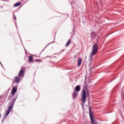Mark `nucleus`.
I'll return each mask as SVG.
<instances>
[{
	"label": "nucleus",
	"instance_id": "4",
	"mask_svg": "<svg viewBox=\"0 0 124 124\" xmlns=\"http://www.w3.org/2000/svg\"><path fill=\"white\" fill-rule=\"evenodd\" d=\"M16 99H15L14 101H12L11 103H9V107L8 108V110L7 111V113H6L5 117H7L11 112V110L13 109V106H14V104L15 103Z\"/></svg>",
	"mask_w": 124,
	"mask_h": 124
},
{
	"label": "nucleus",
	"instance_id": "15",
	"mask_svg": "<svg viewBox=\"0 0 124 124\" xmlns=\"http://www.w3.org/2000/svg\"><path fill=\"white\" fill-rule=\"evenodd\" d=\"M20 5H21V3L20 2H17L14 4V7H17V6H19Z\"/></svg>",
	"mask_w": 124,
	"mask_h": 124
},
{
	"label": "nucleus",
	"instance_id": "12",
	"mask_svg": "<svg viewBox=\"0 0 124 124\" xmlns=\"http://www.w3.org/2000/svg\"><path fill=\"white\" fill-rule=\"evenodd\" d=\"M15 81L16 82V83H19V82H20V78L16 77L15 78Z\"/></svg>",
	"mask_w": 124,
	"mask_h": 124
},
{
	"label": "nucleus",
	"instance_id": "14",
	"mask_svg": "<svg viewBox=\"0 0 124 124\" xmlns=\"http://www.w3.org/2000/svg\"><path fill=\"white\" fill-rule=\"evenodd\" d=\"M91 121L92 124H98V123L96 122V121L94 120V119H91Z\"/></svg>",
	"mask_w": 124,
	"mask_h": 124
},
{
	"label": "nucleus",
	"instance_id": "20",
	"mask_svg": "<svg viewBox=\"0 0 124 124\" xmlns=\"http://www.w3.org/2000/svg\"><path fill=\"white\" fill-rule=\"evenodd\" d=\"M62 51H64V50L62 49Z\"/></svg>",
	"mask_w": 124,
	"mask_h": 124
},
{
	"label": "nucleus",
	"instance_id": "16",
	"mask_svg": "<svg viewBox=\"0 0 124 124\" xmlns=\"http://www.w3.org/2000/svg\"><path fill=\"white\" fill-rule=\"evenodd\" d=\"M69 44H70V39H69L68 42H67V43L66 44V47H68V46H69Z\"/></svg>",
	"mask_w": 124,
	"mask_h": 124
},
{
	"label": "nucleus",
	"instance_id": "21",
	"mask_svg": "<svg viewBox=\"0 0 124 124\" xmlns=\"http://www.w3.org/2000/svg\"><path fill=\"white\" fill-rule=\"evenodd\" d=\"M0 98H1V97L0 96Z\"/></svg>",
	"mask_w": 124,
	"mask_h": 124
},
{
	"label": "nucleus",
	"instance_id": "13",
	"mask_svg": "<svg viewBox=\"0 0 124 124\" xmlns=\"http://www.w3.org/2000/svg\"><path fill=\"white\" fill-rule=\"evenodd\" d=\"M81 63H82V60L81 59H79L78 61V66H80V65H81Z\"/></svg>",
	"mask_w": 124,
	"mask_h": 124
},
{
	"label": "nucleus",
	"instance_id": "18",
	"mask_svg": "<svg viewBox=\"0 0 124 124\" xmlns=\"http://www.w3.org/2000/svg\"><path fill=\"white\" fill-rule=\"evenodd\" d=\"M0 64L2 65V64L1 63V62H0Z\"/></svg>",
	"mask_w": 124,
	"mask_h": 124
},
{
	"label": "nucleus",
	"instance_id": "11",
	"mask_svg": "<svg viewBox=\"0 0 124 124\" xmlns=\"http://www.w3.org/2000/svg\"><path fill=\"white\" fill-rule=\"evenodd\" d=\"M29 60L30 62H33V57L30 56L29 58Z\"/></svg>",
	"mask_w": 124,
	"mask_h": 124
},
{
	"label": "nucleus",
	"instance_id": "2",
	"mask_svg": "<svg viewBox=\"0 0 124 124\" xmlns=\"http://www.w3.org/2000/svg\"><path fill=\"white\" fill-rule=\"evenodd\" d=\"M97 50H98V45L97 44H95L93 46L92 55L89 56L90 59H92L93 56H94V55H96V54H97Z\"/></svg>",
	"mask_w": 124,
	"mask_h": 124
},
{
	"label": "nucleus",
	"instance_id": "17",
	"mask_svg": "<svg viewBox=\"0 0 124 124\" xmlns=\"http://www.w3.org/2000/svg\"><path fill=\"white\" fill-rule=\"evenodd\" d=\"M14 19L16 21V16L15 15H14Z\"/></svg>",
	"mask_w": 124,
	"mask_h": 124
},
{
	"label": "nucleus",
	"instance_id": "1",
	"mask_svg": "<svg viewBox=\"0 0 124 124\" xmlns=\"http://www.w3.org/2000/svg\"><path fill=\"white\" fill-rule=\"evenodd\" d=\"M84 84L85 85L84 89L82 91L81 93V100L82 102V104H85V102H86V99H87V95H89V91L87 88L89 87V84H90V81L86 82L84 81Z\"/></svg>",
	"mask_w": 124,
	"mask_h": 124
},
{
	"label": "nucleus",
	"instance_id": "19",
	"mask_svg": "<svg viewBox=\"0 0 124 124\" xmlns=\"http://www.w3.org/2000/svg\"><path fill=\"white\" fill-rule=\"evenodd\" d=\"M0 117H1V115H0Z\"/></svg>",
	"mask_w": 124,
	"mask_h": 124
},
{
	"label": "nucleus",
	"instance_id": "5",
	"mask_svg": "<svg viewBox=\"0 0 124 124\" xmlns=\"http://www.w3.org/2000/svg\"><path fill=\"white\" fill-rule=\"evenodd\" d=\"M89 114L91 120L93 119V114L92 112V108L89 106Z\"/></svg>",
	"mask_w": 124,
	"mask_h": 124
},
{
	"label": "nucleus",
	"instance_id": "9",
	"mask_svg": "<svg viewBox=\"0 0 124 124\" xmlns=\"http://www.w3.org/2000/svg\"><path fill=\"white\" fill-rule=\"evenodd\" d=\"M77 96H78V93L75 91L73 93V98L75 99Z\"/></svg>",
	"mask_w": 124,
	"mask_h": 124
},
{
	"label": "nucleus",
	"instance_id": "6",
	"mask_svg": "<svg viewBox=\"0 0 124 124\" xmlns=\"http://www.w3.org/2000/svg\"><path fill=\"white\" fill-rule=\"evenodd\" d=\"M16 92H17V88H16L15 87H13L12 90V95H14Z\"/></svg>",
	"mask_w": 124,
	"mask_h": 124
},
{
	"label": "nucleus",
	"instance_id": "3",
	"mask_svg": "<svg viewBox=\"0 0 124 124\" xmlns=\"http://www.w3.org/2000/svg\"><path fill=\"white\" fill-rule=\"evenodd\" d=\"M16 99H15L14 101H12L11 103H9V107L8 108V110L7 111V113H6L5 117H7L11 112V110L13 109V106H14V104L15 103Z\"/></svg>",
	"mask_w": 124,
	"mask_h": 124
},
{
	"label": "nucleus",
	"instance_id": "10",
	"mask_svg": "<svg viewBox=\"0 0 124 124\" xmlns=\"http://www.w3.org/2000/svg\"><path fill=\"white\" fill-rule=\"evenodd\" d=\"M81 90V86L80 85H78L75 87V91L77 92H79Z\"/></svg>",
	"mask_w": 124,
	"mask_h": 124
},
{
	"label": "nucleus",
	"instance_id": "8",
	"mask_svg": "<svg viewBox=\"0 0 124 124\" xmlns=\"http://www.w3.org/2000/svg\"><path fill=\"white\" fill-rule=\"evenodd\" d=\"M25 73V70L24 69H21L19 73L18 76L19 77H21L22 75H23Z\"/></svg>",
	"mask_w": 124,
	"mask_h": 124
},
{
	"label": "nucleus",
	"instance_id": "7",
	"mask_svg": "<svg viewBox=\"0 0 124 124\" xmlns=\"http://www.w3.org/2000/svg\"><path fill=\"white\" fill-rule=\"evenodd\" d=\"M91 35L92 39H95V37H96V34L94 32H92Z\"/></svg>",
	"mask_w": 124,
	"mask_h": 124
}]
</instances>
